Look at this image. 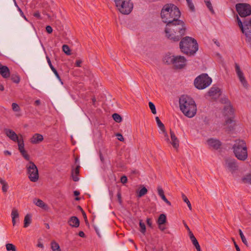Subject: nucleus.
Instances as JSON below:
<instances>
[{
	"mask_svg": "<svg viewBox=\"0 0 251 251\" xmlns=\"http://www.w3.org/2000/svg\"><path fill=\"white\" fill-rule=\"evenodd\" d=\"M180 15L178 7L171 3L165 5L161 12L163 22L167 23L165 30L166 36L174 41H178L185 33L184 23L178 20Z\"/></svg>",
	"mask_w": 251,
	"mask_h": 251,
	"instance_id": "obj_1",
	"label": "nucleus"
},
{
	"mask_svg": "<svg viewBox=\"0 0 251 251\" xmlns=\"http://www.w3.org/2000/svg\"><path fill=\"white\" fill-rule=\"evenodd\" d=\"M179 107L182 113L188 118L194 117L197 111L194 100L187 95H182L179 100Z\"/></svg>",
	"mask_w": 251,
	"mask_h": 251,
	"instance_id": "obj_2",
	"label": "nucleus"
},
{
	"mask_svg": "<svg viewBox=\"0 0 251 251\" xmlns=\"http://www.w3.org/2000/svg\"><path fill=\"white\" fill-rule=\"evenodd\" d=\"M181 51L185 54L194 55L198 50L197 41L190 37L183 38L179 43Z\"/></svg>",
	"mask_w": 251,
	"mask_h": 251,
	"instance_id": "obj_3",
	"label": "nucleus"
},
{
	"mask_svg": "<svg viewBox=\"0 0 251 251\" xmlns=\"http://www.w3.org/2000/svg\"><path fill=\"white\" fill-rule=\"evenodd\" d=\"M233 152L236 157L241 161H245L248 157V151L245 142L241 140H236L233 146Z\"/></svg>",
	"mask_w": 251,
	"mask_h": 251,
	"instance_id": "obj_4",
	"label": "nucleus"
},
{
	"mask_svg": "<svg viewBox=\"0 0 251 251\" xmlns=\"http://www.w3.org/2000/svg\"><path fill=\"white\" fill-rule=\"evenodd\" d=\"M117 9L123 14L128 15L132 10L133 4L131 0H114Z\"/></svg>",
	"mask_w": 251,
	"mask_h": 251,
	"instance_id": "obj_5",
	"label": "nucleus"
},
{
	"mask_svg": "<svg viewBox=\"0 0 251 251\" xmlns=\"http://www.w3.org/2000/svg\"><path fill=\"white\" fill-rule=\"evenodd\" d=\"M212 82V79L207 74H202L197 77L194 80L195 86L198 89L202 90L209 86Z\"/></svg>",
	"mask_w": 251,
	"mask_h": 251,
	"instance_id": "obj_6",
	"label": "nucleus"
},
{
	"mask_svg": "<svg viewBox=\"0 0 251 251\" xmlns=\"http://www.w3.org/2000/svg\"><path fill=\"white\" fill-rule=\"evenodd\" d=\"M237 21L242 32L246 37L247 42L251 43V18L249 21L242 22L237 16Z\"/></svg>",
	"mask_w": 251,
	"mask_h": 251,
	"instance_id": "obj_7",
	"label": "nucleus"
},
{
	"mask_svg": "<svg viewBox=\"0 0 251 251\" xmlns=\"http://www.w3.org/2000/svg\"><path fill=\"white\" fill-rule=\"evenodd\" d=\"M223 102L226 104L224 108V114L226 118V122L227 124H231L233 122L234 110L231 103L226 98L223 100Z\"/></svg>",
	"mask_w": 251,
	"mask_h": 251,
	"instance_id": "obj_8",
	"label": "nucleus"
},
{
	"mask_svg": "<svg viewBox=\"0 0 251 251\" xmlns=\"http://www.w3.org/2000/svg\"><path fill=\"white\" fill-rule=\"evenodd\" d=\"M27 173L28 175V178L32 182H35L39 179V174L38 169L35 164L29 161L26 165Z\"/></svg>",
	"mask_w": 251,
	"mask_h": 251,
	"instance_id": "obj_9",
	"label": "nucleus"
},
{
	"mask_svg": "<svg viewBox=\"0 0 251 251\" xmlns=\"http://www.w3.org/2000/svg\"><path fill=\"white\" fill-rule=\"evenodd\" d=\"M236 9L241 17H245L251 14V6L246 3H238L236 5Z\"/></svg>",
	"mask_w": 251,
	"mask_h": 251,
	"instance_id": "obj_10",
	"label": "nucleus"
},
{
	"mask_svg": "<svg viewBox=\"0 0 251 251\" xmlns=\"http://www.w3.org/2000/svg\"><path fill=\"white\" fill-rule=\"evenodd\" d=\"M186 61V59L183 56L173 55L171 57L172 63L177 69H181L184 67Z\"/></svg>",
	"mask_w": 251,
	"mask_h": 251,
	"instance_id": "obj_11",
	"label": "nucleus"
},
{
	"mask_svg": "<svg viewBox=\"0 0 251 251\" xmlns=\"http://www.w3.org/2000/svg\"><path fill=\"white\" fill-rule=\"evenodd\" d=\"M225 166L227 170L234 176L238 170L236 161L234 159H227L225 161Z\"/></svg>",
	"mask_w": 251,
	"mask_h": 251,
	"instance_id": "obj_12",
	"label": "nucleus"
},
{
	"mask_svg": "<svg viewBox=\"0 0 251 251\" xmlns=\"http://www.w3.org/2000/svg\"><path fill=\"white\" fill-rule=\"evenodd\" d=\"M235 69L237 77L240 83L245 88L248 89L249 86V84L243 71L241 70L240 66L237 63H235Z\"/></svg>",
	"mask_w": 251,
	"mask_h": 251,
	"instance_id": "obj_13",
	"label": "nucleus"
},
{
	"mask_svg": "<svg viewBox=\"0 0 251 251\" xmlns=\"http://www.w3.org/2000/svg\"><path fill=\"white\" fill-rule=\"evenodd\" d=\"M155 120L157 123V126L160 129L159 133L163 135L164 140L166 141L167 142H170L169 136L165 131V126L161 122V121L160 120L159 118L158 117H155Z\"/></svg>",
	"mask_w": 251,
	"mask_h": 251,
	"instance_id": "obj_14",
	"label": "nucleus"
},
{
	"mask_svg": "<svg viewBox=\"0 0 251 251\" xmlns=\"http://www.w3.org/2000/svg\"><path fill=\"white\" fill-rule=\"evenodd\" d=\"M4 132L6 135L12 141L16 142L20 138H18L17 134L12 129L6 128L4 129Z\"/></svg>",
	"mask_w": 251,
	"mask_h": 251,
	"instance_id": "obj_15",
	"label": "nucleus"
},
{
	"mask_svg": "<svg viewBox=\"0 0 251 251\" xmlns=\"http://www.w3.org/2000/svg\"><path fill=\"white\" fill-rule=\"evenodd\" d=\"M208 95L214 99H216L221 95L220 89L217 87H212L208 91Z\"/></svg>",
	"mask_w": 251,
	"mask_h": 251,
	"instance_id": "obj_16",
	"label": "nucleus"
},
{
	"mask_svg": "<svg viewBox=\"0 0 251 251\" xmlns=\"http://www.w3.org/2000/svg\"><path fill=\"white\" fill-rule=\"evenodd\" d=\"M207 143L208 146L214 149H218L221 146L220 141L214 138H210L207 140Z\"/></svg>",
	"mask_w": 251,
	"mask_h": 251,
	"instance_id": "obj_17",
	"label": "nucleus"
},
{
	"mask_svg": "<svg viewBox=\"0 0 251 251\" xmlns=\"http://www.w3.org/2000/svg\"><path fill=\"white\" fill-rule=\"evenodd\" d=\"M44 139L43 135L40 134L35 133L30 138V141L32 144H38L42 142Z\"/></svg>",
	"mask_w": 251,
	"mask_h": 251,
	"instance_id": "obj_18",
	"label": "nucleus"
},
{
	"mask_svg": "<svg viewBox=\"0 0 251 251\" xmlns=\"http://www.w3.org/2000/svg\"><path fill=\"white\" fill-rule=\"evenodd\" d=\"M0 75L4 78L8 77L10 76V71L8 68L0 64Z\"/></svg>",
	"mask_w": 251,
	"mask_h": 251,
	"instance_id": "obj_19",
	"label": "nucleus"
},
{
	"mask_svg": "<svg viewBox=\"0 0 251 251\" xmlns=\"http://www.w3.org/2000/svg\"><path fill=\"white\" fill-rule=\"evenodd\" d=\"M68 224L72 227H77L79 226V220L75 216L71 217L68 220Z\"/></svg>",
	"mask_w": 251,
	"mask_h": 251,
	"instance_id": "obj_20",
	"label": "nucleus"
},
{
	"mask_svg": "<svg viewBox=\"0 0 251 251\" xmlns=\"http://www.w3.org/2000/svg\"><path fill=\"white\" fill-rule=\"evenodd\" d=\"M33 203L37 206L47 210L49 209V207L43 201L40 199H35L33 200Z\"/></svg>",
	"mask_w": 251,
	"mask_h": 251,
	"instance_id": "obj_21",
	"label": "nucleus"
},
{
	"mask_svg": "<svg viewBox=\"0 0 251 251\" xmlns=\"http://www.w3.org/2000/svg\"><path fill=\"white\" fill-rule=\"evenodd\" d=\"M189 237L193 244L196 247L197 251H201L199 242L191 231H190Z\"/></svg>",
	"mask_w": 251,
	"mask_h": 251,
	"instance_id": "obj_22",
	"label": "nucleus"
},
{
	"mask_svg": "<svg viewBox=\"0 0 251 251\" xmlns=\"http://www.w3.org/2000/svg\"><path fill=\"white\" fill-rule=\"evenodd\" d=\"M46 59H47V62H48V63L50 68L51 69V71L53 72V73L55 75L57 78V79L60 81L61 82L62 84H63V82L61 81V78H60L58 73H57V71H56V70L55 69V68L52 65L51 61H50L49 57L47 56H46Z\"/></svg>",
	"mask_w": 251,
	"mask_h": 251,
	"instance_id": "obj_23",
	"label": "nucleus"
},
{
	"mask_svg": "<svg viewBox=\"0 0 251 251\" xmlns=\"http://www.w3.org/2000/svg\"><path fill=\"white\" fill-rule=\"evenodd\" d=\"M171 138L172 141L170 142L174 148L177 149L179 146V141L176 136L174 132L171 130L170 131Z\"/></svg>",
	"mask_w": 251,
	"mask_h": 251,
	"instance_id": "obj_24",
	"label": "nucleus"
},
{
	"mask_svg": "<svg viewBox=\"0 0 251 251\" xmlns=\"http://www.w3.org/2000/svg\"><path fill=\"white\" fill-rule=\"evenodd\" d=\"M16 142L18 143V148L20 152H24L25 150L23 139L22 138H20V139Z\"/></svg>",
	"mask_w": 251,
	"mask_h": 251,
	"instance_id": "obj_25",
	"label": "nucleus"
},
{
	"mask_svg": "<svg viewBox=\"0 0 251 251\" xmlns=\"http://www.w3.org/2000/svg\"><path fill=\"white\" fill-rule=\"evenodd\" d=\"M31 222V216L27 214L25 215L24 219V225L25 227H27L29 226Z\"/></svg>",
	"mask_w": 251,
	"mask_h": 251,
	"instance_id": "obj_26",
	"label": "nucleus"
},
{
	"mask_svg": "<svg viewBox=\"0 0 251 251\" xmlns=\"http://www.w3.org/2000/svg\"><path fill=\"white\" fill-rule=\"evenodd\" d=\"M166 222V216L164 214H161L159 215L158 221H157V224L158 225H162L164 224H165Z\"/></svg>",
	"mask_w": 251,
	"mask_h": 251,
	"instance_id": "obj_27",
	"label": "nucleus"
},
{
	"mask_svg": "<svg viewBox=\"0 0 251 251\" xmlns=\"http://www.w3.org/2000/svg\"><path fill=\"white\" fill-rule=\"evenodd\" d=\"M242 180L245 183L251 184V174H249L245 175L242 177Z\"/></svg>",
	"mask_w": 251,
	"mask_h": 251,
	"instance_id": "obj_28",
	"label": "nucleus"
},
{
	"mask_svg": "<svg viewBox=\"0 0 251 251\" xmlns=\"http://www.w3.org/2000/svg\"><path fill=\"white\" fill-rule=\"evenodd\" d=\"M51 248L52 251H60L59 244L55 241H52L51 243Z\"/></svg>",
	"mask_w": 251,
	"mask_h": 251,
	"instance_id": "obj_29",
	"label": "nucleus"
},
{
	"mask_svg": "<svg viewBox=\"0 0 251 251\" xmlns=\"http://www.w3.org/2000/svg\"><path fill=\"white\" fill-rule=\"evenodd\" d=\"M19 212L17 209L13 208L11 212V217L12 219H16L19 218Z\"/></svg>",
	"mask_w": 251,
	"mask_h": 251,
	"instance_id": "obj_30",
	"label": "nucleus"
},
{
	"mask_svg": "<svg viewBox=\"0 0 251 251\" xmlns=\"http://www.w3.org/2000/svg\"><path fill=\"white\" fill-rule=\"evenodd\" d=\"M204 2L205 3V4L207 6V7L209 9V10L210 11V12L212 13H213L214 12V9L213 8L212 4L210 1V0H204Z\"/></svg>",
	"mask_w": 251,
	"mask_h": 251,
	"instance_id": "obj_31",
	"label": "nucleus"
},
{
	"mask_svg": "<svg viewBox=\"0 0 251 251\" xmlns=\"http://www.w3.org/2000/svg\"><path fill=\"white\" fill-rule=\"evenodd\" d=\"M6 249L7 251H16V247L13 244L10 243L6 245Z\"/></svg>",
	"mask_w": 251,
	"mask_h": 251,
	"instance_id": "obj_32",
	"label": "nucleus"
},
{
	"mask_svg": "<svg viewBox=\"0 0 251 251\" xmlns=\"http://www.w3.org/2000/svg\"><path fill=\"white\" fill-rule=\"evenodd\" d=\"M148 192L147 189L144 187H143L139 192L138 194V197L140 198L143 196H144L145 194H147Z\"/></svg>",
	"mask_w": 251,
	"mask_h": 251,
	"instance_id": "obj_33",
	"label": "nucleus"
},
{
	"mask_svg": "<svg viewBox=\"0 0 251 251\" xmlns=\"http://www.w3.org/2000/svg\"><path fill=\"white\" fill-rule=\"evenodd\" d=\"M62 50L67 55L71 54V50L69 46L67 45H64L62 46Z\"/></svg>",
	"mask_w": 251,
	"mask_h": 251,
	"instance_id": "obj_34",
	"label": "nucleus"
},
{
	"mask_svg": "<svg viewBox=\"0 0 251 251\" xmlns=\"http://www.w3.org/2000/svg\"><path fill=\"white\" fill-rule=\"evenodd\" d=\"M112 117L113 119L117 123H120L122 121V119L121 116L117 114V113H114L112 115Z\"/></svg>",
	"mask_w": 251,
	"mask_h": 251,
	"instance_id": "obj_35",
	"label": "nucleus"
},
{
	"mask_svg": "<svg viewBox=\"0 0 251 251\" xmlns=\"http://www.w3.org/2000/svg\"><path fill=\"white\" fill-rule=\"evenodd\" d=\"M187 2V4L189 7V9L192 11H195V6L192 2V0H186Z\"/></svg>",
	"mask_w": 251,
	"mask_h": 251,
	"instance_id": "obj_36",
	"label": "nucleus"
},
{
	"mask_svg": "<svg viewBox=\"0 0 251 251\" xmlns=\"http://www.w3.org/2000/svg\"><path fill=\"white\" fill-rule=\"evenodd\" d=\"M139 226L140 227V231L144 234L146 230L145 224L142 222V220H140L139 221Z\"/></svg>",
	"mask_w": 251,
	"mask_h": 251,
	"instance_id": "obj_37",
	"label": "nucleus"
},
{
	"mask_svg": "<svg viewBox=\"0 0 251 251\" xmlns=\"http://www.w3.org/2000/svg\"><path fill=\"white\" fill-rule=\"evenodd\" d=\"M182 198L183 201L187 203L189 209L191 210L192 209L191 204L190 202L189 201V200L187 198V197L184 194H182Z\"/></svg>",
	"mask_w": 251,
	"mask_h": 251,
	"instance_id": "obj_38",
	"label": "nucleus"
},
{
	"mask_svg": "<svg viewBox=\"0 0 251 251\" xmlns=\"http://www.w3.org/2000/svg\"><path fill=\"white\" fill-rule=\"evenodd\" d=\"M157 191L158 195L162 199L166 197L164 193V191L161 186H158L157 187Z\"/></svg>",
	"mask_w": 251,
	"mask_h": 251,
	"instance_id": "obj_39",
	"label": "nucleus"
},
{
	"mask_svg": "<svg viewBox=\"0 0 251 251\" xmlns=\"http://www.w3.org/2000/svg\"><path fill=\"white\" fill-rule=\"evenodd\" d=\"M149 105L152 114H155L156 113V111L154 104L152 102L150 101L149 102Z\"/></svg>",
	"mask_w": 251,
	"mask_h": 251,
	"instance_id": "obj_40",
	"label": "nucleus"
},
{
	"mask_svg": "<svg viewBox=\"0 0 251 251\" xmlns=\"http://www.w3.org/2000/svg\"><path fill=\"white\" fill-rule=\"evenodd\" d=\"M12 107L13 111L18 112L20 110L19 106L16 103H13L12 104Z\"/></svg>",
	"mask_w": 251,
	"mask_h": 251,
	"instance_id": "obj_41",
	"label": "nucleus"
},
{
	"mask_svg": "<svg viewBox=\"0 0 251 251\" xmlns=\"http://www.w3.org/2000/svg\"><path fill=\"white\" fill-rule=\"evenodd\" d=\"M79 166H77L75 168L73 169L72 171V175H78L79 173Z\"/></svg>",
	"mask_w": 251,
	"mask_h": 251,
	"instance_id": "obj_42",
	"label": "nucleus"
},
{
	"mask_svg": "<svg viewBox=\"0 0 251 251\" xmlns=\"http://www.w3.org/2000/svg\"><path fill=\"white\" fill-rule=\"evenodd\" d=\"M11 79L12 81L16 83H18L20 80V77L17 75L12 76Z\"/></svg>",
	"mask_w": 251,
	"mask_h": 251,
	"instance_id": "obj_43",
	"label": "nucleus"
},
{
	"mask_svg": "<svg viewBox=\"0 0 251 251\" xmlns=\"http://www.w3.org/2000/svg\"><path fill=\"white\" fill-rule=\"evenodd\" d=\"M22 154L23 156L26 160H29V156L28 154L26 153L25 151H24V152H20Z\"/></svg>",
	"mask_w": 251,
	"mask_h": 251,
	"instance_id": "obj_44",
	"label": "nucleus"
},
{
	"mask_svg": "<svg viewBox=\"0 0 251 251\" xmlns=\"http://www.w3.org/2000/svg\"><path fill=\"white\" fill-rule=\"evenodd\" d=\"M18 11H19L21 16L26 21H28L27 18H26L25 16L24 15L23 12L21 10V9L20 7H18Z\"/></svg>",
	"mask_w": 251,
	"mask_h": 251,
	"instance_id": "obj_45",
	"label": "nucleus"
},
{
	"mask_svg": "<svg viewBox=\"0 0 251 251\" xmlns=\"http://www.w3.org/2000/svg\"><path fill=\"white\" fill-rule=\"evenodd\" d=\"M8 189V185L7 183L2 185V190L4 192H6Z\"/></svg>",
	"mask_w": 251,
	"mask_h": 251,
	"instance_id": "obj_46",
	"label": "nucleus"
},
{
	"mask_svg": "<svg viewBox=\"0 0 251 251\" xmlns=\"http://www.w3.org/2000/svg\"><path fill=\"white\" fill-rule=\"evenodd\" d=\"M240 237H241V240H242V241L243 242V243L244 244L247 245L248 242H247V239H246V237H245L244 235L243 234L242 235H241Z\"/></svg>",
	"mask_w": 251,
	"mask_h": 251,
	"instance_id": "obj_47",
	"label": "nucleus"
},
{
	"mask_svg": "<svg viewBox=\"0 0 251 251\" xmlns=\"http://www.w3.org/2000/svg\"><path fill=\"white\" fill-rule=\"evenodd\" d=\"M46 31L49 33H51L52 32V28L50 25H47L46 27Z\"/></svg>",
	"mask_w": 251,
	"mask_h": 251,
	"instance_id": "obj_48",
	"label": "nucleus"
},
{
	"mask_svg": "<svg viewBox=\"0 0 251 251\" xmlns=\"http://www.w3.org/2000/svg\"><path fill=\"white\" fill-rule=\"evenodd\" d=\"M127 177L126 176H123L121 178V181L122 183L125 184L127 182Z\"/></svg>",
	"mask_w": 251,
	"mask_h": 251,
	"instance_id": "obj_49",
	"label": "nucleus"
},
{
	"mask_svg": "<svg viewBox=\"0 0 251 251\" xmlns=\"http://www.w3.org/2000/svg\"><path fill=\"white\" fill-rule=\"evenodd\" d=\"M116 136L117 137L118 139L121 141H123L124 139L123 135L120 133H117L116 134Z\"/></svg>",
	"mask_w": 251,
	"mask_h": 251,
	"instance_id": "obj_50",
	"label": "nucleus"
},
{
	"mask_svg": "<svg viewBox=\"0 0 251 251\" xmlns=\"http://www.w3.org/2000/svg\"><path fill=\"white\" fill-rule=\"evenodd\" d=\"M33 15H34V17L37 18L39 19H41L40 13L38 11H37V12H35L34 13Z\"/></svg>",
	"mask_w": 251,
	"mask_h": 251,
	"instance_id": "obj_51",
	"label": "nucleus"
},
{
	"mask_svg": "<svg viewBox=\"0 0 251 251\" xmlns=\"http://www.w3.org/2000/svg\"><path fill=\"white\" fill-rule=\"evenodd\" d=\"M147 225H148L150 227H151V225H152V222H151V219H150V218H147Z\"/></svg>",
	"mask_w": 251,
	"mask_h": 251,
	"instance_id": "obj_52",
	"label": "nucleus"
},
{
	"mask_svg": "<svg viewBox=\"0 0 251 251\" xmlns=\"http://www.w3.org/2000/svg\"><path fill=\"white\" fill-rule=\"evenodd\" d=\"M72 176L73 179L74 180V181H77L79 180V178L78 177V175H72Z\"/></svg>",
	"mask_w": 251,
	"mask_h": 251,
	"instance_id": "obj_53",
	"label": "nucleus"
},
{
	"mask_svg": "<svg viewBox=\"0 0 251 251\" xmlns=\"http://www.w3.org/2000/svg\"><path fill=\"white\" fill-rule=\"evenodd\" d=\"M82 61L80 60H76L75 62V66L77 67H80V64H81Z\"/></svg>",
	"mask_w": 251,
	"mask_h": 251,
	"instance_id": "obj_54",
	"label": "nucleus"
},
{
	"mask_svg": "<svg viewBox=\"0 0 251 251\" xmlns=\"http://www.w3.org/2000/svg\"><path fill=\"white\" fill-rule=\"evenodd\" d=\"M234 244L235 247L236 248V250L237 251H240V248L239 247V246L237 245V244H236V243L235 241H234Z\"/></svg>",
	"mask_w": 251,
	"mask_h": 251,
	"instance_id": "obj_55",
	"label": "nucleus"
},
{
	"mask_svg": "<svg viewBox=\"0 0 251 251\" xmlns=\"http://www.w3.org/2000/svg\"><path fill=\"white\" fill-rule=\"evenodd\" d=\"M78 235L81 237H84L85 234L83 231H79L78 233Z\"/></svg>",
	"mask_w": 251,
	"mask_h": 251,
	"instance_id": "obj_56",
	"label": "nucleus"
},
{
	"mask_svg": "<svg viewBox=\"0 0 251 251\" xmlns=\"http://www.w3.org/2000/svg\"><path fill=\"white\" fill-rule=\"evenodd\" d=\"M117 197H118L119 202L121 203V195L120 193H118Z\"/></svg>",
	"mask_w": 251,
	"mask_h": 251,
	"instance_id": "obj_57",
	"label": "nucleus"
},
{
	"mask_svg": "<svg viewBox=\"0 0 251 251\" xmlns=\"http://www.w3.org/2000/svg\"><path fill=\"white\" fill-rule=\"evenodd\" d=\"M4 153L5 155H10L11 154V153L8 151H4Z\"/></svg>",
	"mask_w": 251,
	"mask_h": 251,
	"instance_id": "obj_58",
	"label": "nucleus"
},
{
	"mask_svg": "<svg viewBox=\"0 0 251 251\" xmlns=\"http://www.w3.org/2000/svg\"><path fill=\"white\" fill-rule=\"evenodd\" d=\"M0 184L1 185H3V184H5L6 182V181L4 179L0 178Z\"/></svg>",
	"mask_w": 251,
	"mask_h": 251,
	"instance_id": "obj_59",
	"label": "nucleus"
},
{
	"mask_svg": "<svg viewBox=\"0 0 251 251\" xmlns=\"http://www.w3.org/2000/svg\"><path fill=\"white\" fill-rule=\"evenodd\" d=\"M35 103L37 105H39L40 104V100H36Z\"/></svg>",
	"mask_w": 251,
	"mask_h": 251,
	"instance_id": "obj_60",
	"label": "nucleus"
},
{
	"mask_svg": "<svg viewBox=\"0 0 251 251\" xmlns=\"http://www.w3.org/2000/svg\"><path fill=\"white\" fill-rule=\"evenodd\" d=\"M74 194L75 196H78L79 195V192L77 191H75Z\"/></svg>",
	"mask_w": 251,
	"mask_h": 251,
	"instance_id": "obj_61",
	"label": "nucleus"
},
{
	"mask_svg": "<svg viewBox=\"0 0 251 251\" xmlns=\"http://www.w3.org/2000/svg\"><path fill=\"white\" fill-rule=\"evenodd\" d=\"M12 224L14 226L16 225V219H12Z\"/></svg>",
	"mask_w": 251,
	"mask_h": 251,
	"instance_id": "obj_62",
	"label": "nucleus"
},
{
	"mask_svg": "<svg viewBox=\"0 0 251 251\" xmlns=\"http://www.w3.org/2000/svg\"><path fill=\"white\" fill-rule=\"evenodd\" d=\"M4 86L2 85H0V90L2 91L4 90Z\"/></svg>",
	"mask_w": 251,
	"mask_h": 251,
	"instance_id": "obj_63",
	"label": "nucleus"
},
{
	"mask_svg": "<svg viewBox=\"0 0 251 251\" xmlns=\"http://www.w3.org/2000/svg\"><path fill=\"white\" fill-rule=\"evenodd\" d=\"M159 228L162 231H163L165 229V227H162L161 225H159Z\"/></svg>",
	"mask_w": 251,
	"mask_h": 251,
	"instance_id": "obj_64",
	"label": "nucleus"
}]
</instances>
